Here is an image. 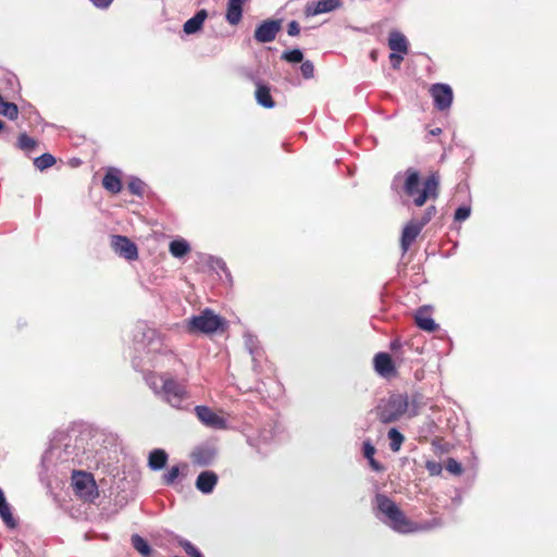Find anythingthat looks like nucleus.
<instances>
[{
	"label": "nucleus",
	"mask_w": 557,
	"mask_h": 557,
	"mask_svg": "<svg viewBox=\"0 0 557 557\" xmlns=\"http://www.w3.org/2000/svg\"><path fill=\"white\" fill-rule=\"evenodd\" d=\"M208 13L205 9L199 10L193 17L184 23L183 29L187 35H193L202 28Z\"/></svg>",
	"instance_id": "24"
},
{
	"label": "nucleus",
	"mask_w": 557,
	"mask_h": 557,
	"mask_svg": "<svg viewBox=\"0 0 557 557\" xmlns=\"http://www.w3.org/2000/svg\"><path fill=\"white\" fill-rule=\"evenodd\" d=\"M169 456L164 449L156 448L149 453L148 467L153 471L163 469L168 462Z\"/></svg>",
	"instance_id": "25"
},
{
	"label": "nucleus",
	"mask_w": 557,
	"mask_h": 557,
	"mask_svg": "<svg viewBox=\"0 0 557 557\" xmlns=\"http://www.w3.org/2000/svg\"><path fill=\"white\" fill-rule=\"evenodd\" d=\"M111 246L113 251L129 261L136 260L138 258V249L137 246L127 237L122 235H114L111 238Z\"/></svg>",
	"instance_id": "12"
},
{
	"label": "nucleus",
	"mask_w": 557,
	"mask_h": 557,
	"mask_svg": "<svg viewBox=\"0 0 557 557\" xmlns=\"http://www.w3.org/2000/svg\"><path fill=\"white\" fill-rule=\"evenodd\" d=\"M300 72L304 78L310 79L314 76V65L310 60L301 62Z\"/></svg>",
	"instance_id": "41"
},
{
	"label": "nucleus",
	"mask_w": 557,
	"mask_h": 557,
	"mask_svg": "<svg viewBox=\"0 0 557 557\" xmlns=\"http://www.w3.org/2000/svg\"><path fill=\"white\" fill-rule=\"evenodd\" d=\"M281 59L288 63H300L304 61V53L300 49L295 48L284 51L281 55Z\"/></svg>",
	"instance_id": "38"
},
{
	"label": "nucleus",
	"mask_w": 557,
	"mask_h": 557,
	"mask_svg": "<svg viewBox=\"0 0 557 557\" xmlns=\"http://www.w3.org/2000/svg\"><path fill=\"white\" fill-rule=\"evenodd\" d=\"M194 411L198 420L209 429L227 430L230 428L226 419L214 412L208 406H196L194 408Z\"/></svg>",
	"instance_id": "10"
},
{
	"label": "nucleus",
	"mask_w": 557,
	"mask_h": 557,
	"mask_svg": "<svg viewBox=\"0 0 557 557\" xmlns=\"http://www.w3.org/2000/svg\"><path fill=\"white\" fill-rule=\"evenodd\" d=\"M72 485L75 493L85 499L92 498L96 491L94 478L83 471L72 470Z\"/></svg>",
	"instance_id": "11"
},
{
	"label": "nucleus",
	"mask_w": 557,
	"mask_h": 557,
	"mask_svg": "<svg viewBox=\"0 0 557 557\" xmlns=\"http://www.w3.org/2000/svg\"><path fill=\"white\" fill-rule=\"evenodd\" d=\"M436 214L435 206H430L425 209L422 216L418 220L423 226H425Z\"/></svg>",
	"instance_id": "43"
},
{
	"label": "nucleus",
	"mask_w": 557,
	"mask_h": 557,
	"mask_svg": "<svg viewBox=\"0 0 557 557\" xmlns=\"http://www.w3.org/2000/svg\"><path fill=\"white\" fill-rule=\"evenodd\" d=\"M256 84V101L259 106L272 109L275 107V101L271 96V87L268 84L262 83L260 79L255 81Z\"/></svg>",
	"instance_id": "19"
},
{
	"label": "nucleus",
	"mask_w": 557,
	"mask_h": 557,
	"mask_svg": "<svg viewBox=\"0 0 557 557\" xmlns=\"http://www.w3.org/2000/svg\"><path fill=\"white\" fill-rule=\"evenodd\" d=\"M248 0H228V2H231L232 4L243 9L244 4L247 2Z\"/></svg>",
	"instance_id": "53"
},
{
	"label": "nucleus",
	"mask_w": 557,
	"mask_h": 557,
	"mask_svg": "<svg viewBox=\"0 0 557 557\" xmlns=\"http://www.w3.org/2000/svg\"><path fill=\"white\" fill-rule=\"evenodd\" d=\"M274 430L272 425H269V428H263L260 433L258 440H253L252 437H247V443L257 449L258 453H261V445L260 443L268 444L274 440Z\"/></svg>",
	"instance_id": "28"
},
{
	"label": "nucleus",
	"mask_w": 557,
	"mask_h": 557,
	"mask_svg": "<svg viewBox=\"0 0 557 557\" xmlns=\"http://www.w3.org/2000/svg\"><path fill=\"white\" fill-rule=\"evenodd\" d=\"M210 265L213 269H215V270L222 271L223 273L226 274V276H231V273H230V271H228V269L226 267V263L224 262L223 259H221V258H212Z\"/></svg>",
	"instance_id": "45"
},
{
	"label": "nucleus",
	"mask_w": 557,
	"mask_h": 557,
	"mask_svg": "<svg viewBox=\"0 0 557 557\" xmlns=\"http://www.w3.org/2000/svg\"><path fill=\"white\" fill-rule=\"evenodd\" d=\"M425 405L426 399L423 396V394L419 392L412 393L411 396L409 397V408L407 410L408 416L410 418L416 417L417 414H419L421 408L424 407Z\"/></svg>",
	"instance_id": "30"
},
{
	"label": "nucleus",
	"mask_w": 557,
	"mask_h": 557,
	"mask_svg": "<svg viewBox=\"0 0 557 557\" xmlns=\"http://www.w3.org/2000/svg\"><path fill=\"white\" fill-rule=\"evenodd\" d=\"M218 483V475L213 471H202L196 479V488L202 494H210L213 492Z\"/></svg>",
	"instance_id": "20"
},
{
	"label": "nucleus",
	"mask_w": 557,
	"mask_h": 557,
	"mask_svg": "<svg viewBox=\"0 0 557 557\" xmlns=\"http://www.w3.org/2000/svg\"><path fill=\"white\" fill-rule=\"evenodd\" d=\"M0 518L2 519L3 523L9 529H15L17 527V521L13 517L11 506L7 502V498H5L4 493L1 487H0Z\"/></svg>",
	"instance_id": "23"
},
{
	"label": "nucleus",
	"mask_w": 557,
	"mask_h": 557,
	"mask_svg": "<svg viewBox=\"0 0 557 557\" xmlns=\"http://www.w3.org/2000/svg\"><path fill=\"white\" fill-rule=\"evenodd\" d=\"M146 382L153 393L172 408L186 410L189 407L190 394L186 384L170 373L149 374Z\"/></svg>",
	"instance_id": "7"
},
{
	"label": "nucleus",
	"mask_w": 557,
	"mask_h": 557,
	"mask_svg": "<svg viewBox=\"0 0 557 557\" xmlns=\"http://www.w3.org/2000/svg\"><path fill=\"white\" fill-rule=\"evenodd\" d=\"M404 55L405 54H401V53H398V52H391L389 54V61H391V65L394 70H398L400 67V64L404 60Z\"/></svg>",
	"instance_id": "47"
},
{
	"label": "nucleus",
	"mask_w": 557,
	"mask_h": 557,
	"mask_svg": "<svg viewBox=\"0 0 557 557\" xmlns=\"http://www.w3.org/2000/svg\"><path fill=\"white\" fill-rule=\"evenodd\" d=\"M135 350L146 351V356L133 358L134 368L138 369L147 363H152L157 355L172 354V349L165 343L164 337L153 327L146 323H138L134 331Z\"/></svg>",
	"instance_id": "6"
},
{
	"label": "nucleus",
	"mask_w": 557,
	"mask_h": 557,
	"mask_svg": "<svg viewBox=\"0 0 557 557\" xmlns=\"http://www.w3.org/2000/svg\"><path fill=\"white\" fill-rule=\"evenodd\" d=\"M414 320L416 324L423 331L434 332L438 329L435 321L431 317L426 315L422 308L417 311Z\"/></svg>",
	"instance_id": "29"
},
{
	"label": "nucleus",
	"mask_w": 557,
	"mask_h": 557,
	"mask_svg": "<svg viewBox=\"0 0 557 557\" xmlns=\"http://www.w3.org/2000/svg\"><path fill=\"white\" fill-rule=\"evenodd\" d=\"M0 114L4 115L10 120L17 119L18 109L17 106L13 102L5 101L0 95Z\"/></svg>",
	"instance_id": "35"
},
{
	"label": "nucleus",
	"mask_w": 557,
	"mask_h": 557,
	"mask_svg": "<svg viewBox=\"0 0 557 557\" xmlns=\"http://www.w3.org/2000/svg\"><path fill=\"white\" fill-rule=\"evenodd\" d=\"M215 455V451L212 447L209 446H201L196 448L193 451L191 458L194 463H197L199 466H207L211 463Z\"/></svg>",
	"instance_id": "27"
},
{
	"label": "nucleus",
	"mask_w": 557,
	"mask_h": 557,
	"mask_svg": "<svg viewBox=\"0 0 557 557\" xmlns=\"http://www.w3.org/2000/svg\"><path fill=\"white\" fill-rule=\"evenodd\" d=\"M376 518L397 533H414L430 531L441 527V518H433L425 522L411 521L396 503L384 494L375 495Z\"/></svg>",
	"instance_id": "3"
},
{
	"label": "nucleus",
	"mask_w": 557,
	"mask_h": 557,
	"mask_svg": "<svg viewBox=\"0 0 557 557\" xmlns=\"http://www.w3.org/2000/svg\"><path fill=\"white\" fill-rule=\"evenodd\" d=\"M146 184L138 177L132 176L127 184V188L131 194L136 196H143Z\"/></svg>",
	"instance_id": "39"
},
{
	"label": "nucleus",
	"mask_w": 557,
	"mask_h": 557,
	"mask_svg": "<svg viewBox=\"0 0 557 557\" xmlns=\"http://www.w3.org/2000/svg\"><path fill=\"white\" fill-rule=\"evenodd\" d=\"M169 250L174 258H183L190 251V245L185 239H174L170 243Z\"/></svg>",
	"instance_id": "31"
},
{
	"label": "nucleus",
	"mask_w": 557,
	"mask_h": 557,
	"mask_svg": "<svg viewBox=\"0 0 557 557\" xmlns=\"http://www.w3.org/2000/svg\"><path fill=\"white\" fill-rule=\"evenodd\" d=\"M91 4L100 10H107L114 0H89Z\"/></svg>",
	"instance_id": "50"
},
{
	"label": "nucleus",
	"mask_w": 557,
	"mask_h": 557,
	"mask_svg": "<svg viewBox=\"0 0 557 557\" xmlns=\"http://www.w3.org/2000/svg\"><path fill=\"white\" fill-rule=\"evenodd\" d=\"M188 470V465L183 462L181 465L172 466L163 475H162V484L166 486H172L176 483L178 476L185 475Z\"/></svg>",
	"instance_id": "26"
},
{
	"label": "nucleus",
	"mask_w": 557,
	"mask_h": 557,
	"mask_svg": "<svg viewBox=\"0 0 557 557\" xmlns=\"http://www.w3.org/2000/svg\"><path fill=\"white\" fill-rule=\"evenodd\" d=\"M281 28L280 20H265L255 29L253 38L260 44L272 42Z\"/></svg>",
	"instance_id": "13"
},
{
	"label": "nucleus",
	"mask_w": 557,
	"mask_h": 557,
	"mask_svg": "<svg viewBox=\"0 0 557 557\" xmlns=\"http://www.w3.org/2000/svg\"><path fill=\"white\" fill-rule=\"evenodd\" d=\"M300 33V26L297 21H290L287 25V34L289 36H298Z\"/></svg>",
	"instance_id": "49"
},
{
	"label": "nucleus",
	"mask_w": 557,
	"mask_h": 557,
	"mask_svg": "<svg viewBox=\"0 0 557 557\" xmlns=\"http://www.w3.org/2000/svg\"><path fill=\"white\" fill-rule=\"evenodd\" d=\"M440 176L437 173L429 175L421 182L420 173L414 168L398 172L392 182V189L403 199H411L416 207H422L428 199L438 197Z\"/></svg>",
	"instance_id": "1"
},
{
	"label": "nucleus",
	"mask_w": 557,
	"mask_h": 557,
	"mask_svg": "<svg viewBox=\"0 0 557 557\" xmlns=\"http://www.w3.org/2000/svg\"><path fill=\"white\" fill-rule=\"evenodd\" d=\"M368 461H369V463H370V467H371L374 471L379 472V471H382V470H383V466H382L380 462H377V461L374 459V457H373V458H371V459H368Z\"/></svg>",
	"instance_id": "51"
},
{
	"label": "nucleus",
	"mask_w": 557,
	"mask_h": 557,
	"mask_svg": "<svg viewBox=\"0 0 557 557\" xmlns=\"http://www.w3.org/2000/svg\"><path fill=\"white\" fill-rule=\"evenodd\" d=\"M430 91L433 97L434 107L438 111H445L450 108L454 95L449 85L437 83L431 87Z\"/></svg>",
	"instance_id": "14"
},
{
	"label": "nucleus",
	"mask_w": 557,
	"mask_h": 557,
	"mask_svg": "<svg viewBox=\"0 0 557 557\" xmlns=\"http://www.w3.org/2000/svg\"><path fill=\"white\" fill-rule=\"evenodd\" d=\"M446 470L453 474L460 475L462 473L461 463L454 458H449L446 462Z\"/></svg>",
	"instance_id": "44"
},
{
	"label": "nucleus",
	"mask_w": 557,
	"mask_h": 557,
	"mask_svg": "<svg viewBox=\"0 0 557 557\" xmlns=\"http://www.w3.org/2000/svg\"><path fill=\"white\" fill-rule=\"evenodd\" d=\"M244 344L249 355L251 356L253 370L257 371L259 367V359L262 357L263 351L259 345V341L256 335L250 332H245Z\"/></svg>",
	"instance_id": "18"
},
{
	"label": "nucleus",
	"mask_w": 557,
	"mask_h": 557,
	"mask_svg": "<svg viewBox=\"0 0 557 557\" xmlns=\"http://www.w3.org/2000/svg\"><path fill=\"white\" fill-rule=\"evenodd\" d=\"M376 518L397 533H414L430 531L441 527V518H433L425 522L411 521L396 503L384 494L375 495Z\"/></svg>",
	"instance_id": "4"
},
{
	"label": "nucleus",
	"mask_w": 557,
	"mask_h": 557,
	"mask_svg": "<svg viewBox=\"0 0 557 557\" xmlns=\"http://www.w3.org/2000/svg\"><path fill=\"white\" fill-rule=\"evenodd\" d=\"M426 469L432 475H437L442 472V466L438 462L435 461H428L426 462Z\"/></svg>",
	"instance_id": "48"
},
{
	"label": "nucleus",
	"mask_w": 557,
	"mask_h": 557,
	"mask_svg": "<svg viewBox=\"0 0 557 557\" xmlns=\"http://www.w3.org/2000/svg\"><path fill=\"white\" fill-rule=\"evenodd\" d=\"M178 544L189 557H203L201 552L189 541L183 539L178 541Z\"/></svg>",
	"instance_id": "40"
},
{
	"label": "nucleus",
	"mask_w": 557,
	"mask_h": 557,
	"mask_svg": "<svg viewBox=\"0 0 557 557\" xmlns=\"http://www.w3.org/2000/svg\"><path fill=\"white\" fill-rule=\"evenodd\" d=\"M408 408L409 396L401 393H393L379 400L374 412L380 422L388 424L398 421L407 413Z\"/></svg>",
	"instance_id": "8"
},
{
	"label": "nucleus",
	"mask_w": 557,
	"mask_h": 557,
	"mask_svg": "<svg viewBox=\"0 0 557 557\" xmlns=\"http://www.w3.org/2000/svg\"><path fill=\"white\" fill-rule=\"evenodd\" d=\"M375 371L383 377H391L396 374V369L391 356L387 352H379L373 359Z\"/></svg>",
	"instance_id": "17"
},
{
	"label": "nucleus",
	"mask_w": 557,
	"mask_h": 557,
	"mask_svg": "<svg viewBox=\"0 0 557 557\" xmlns=\"http://www.w3.org/2000/svg\"><path fill=\"white\" fill-rule=\"evenodd\" d=\"M85 435L81 434L72 438L69 434H62L51 441L50 447L45 451L41 465L48 471L53 466H64L71 469L81 465L86 454L84 446Z\"/></svg>",
	"instance_id": "5"
},
{
	"label": "nucleus",
	"mask_w": 557,
	"mask_h": 557,
	"mask_svg": "<svg viewBox=\"0 0 557 557\" xmlns=\"http://www.w3.org/2000/svg\"><path fill=\"white\" fill-rule=\"evenodd\" d=\"M132 545L133 547L143 556L149 557L152 553V549L149 543L140 535L134 534L132 535Z\"/></svg>",
	"instance_id": "32"
},
{
	"label": "nucleus",
	"mask_w": 557,
	"mask_h": 557,
	"mask_svg": "<svg viewBox=\"0 0 557 557\" xmlns=\"http://www.w3.org/2000/svg\"><path fill=\"white\" fill-rule=\"evenodd\" d=\"M430 133L433 136H437L442 133V129L440 127H436V128L432 129Z\"/></svg>",
	"instance_id": "54"
},
{
	"label": "nucleus",
	"mask_w": 557,
	"mask_h": 557,
	"mask_svg": "<svg viewBox=\"0 0 557 557\" xmlns=\"http://www.w3.org/2000/svg\"><path fill=\"white\" fill-rule=\"evenodd\" d=\"M120 170L110 168L102 178V186L112 194H119L122 189Z\"/></svg>",
	"instance_id": "21"
},
{
	"label": "nucleus",
	"mask_w": 557,
	"mask_h": 557,
	"mask_svg": "<svg viewBox=\"0 0 557 557\" xmlns=\"http://www.w3.org/2000/svg\"><path fill=\"white\" fill-rule=\"evenodd\" d=\"M4 127V123L0 120V131Z\"/></svg>",
	"instance_id": "55"
},
{
	"label": "nucleus",
	"mask_w": 557,
	"mask_h": 557,
	"mask_svg": "<svg viewBox=\"0 0 557 557\" xmlns=\"http://www.w3.org/2000/svg\"><path fill=\"white\" fill-rule=\"evenodd\" d=\"M423 225L418 222V219H411L403 228L401 238H400V247L403 253H406L410 246L414 243L417 237L420 235L423 230Z\"/></svg>",
	"instance_id": "16"
},
{
	"label": "nucleus",
	"mask_w": 557,
	"mask_h": 557,
	"mask_svg": "<svg viewBox=\"0 0 557 557\" xmlns=\"http://www.w3.org/2000/svg\"><path fill=\"white\" fill-rule=\"evenodd\" d=\"M57 160L51 153H42L34 159V166L39 171H45L55 164Z\"/></svg>",
	"instance_id": "36"
},
{
	"label": "nucleus",
	"mask_w": 557,
	"mask_h": 557,
	"mask_svg": "<svg viewBox=\"0 0 557 557\" xmlns=\"http://www.w3.org/2000/svg\"><path fill=\"white\" fill-rule=\"evenodd\" d=\"M376 518L397 533H414L430 531L441 527V518H433L425 522L411 521L396 503L384 494L375 495Z\"/></svg>",
	"instance_id": "2"
},
{
	"label": "nucleus",
	"mask_w": 557,
	"mask_h": 557,
	"mask_svg": "<svg viewBox=\"0 0 557 557\" xmlns=\"http://www.w3.org/2000/svg\"><path fill=\"white\" fill-rule=\"evenodd\" d=\"M224 326L225 320L210 309H205L186 321L187 331L191 334H212L223 330Z\"/></svg>",
	"instance_id": "9"
},
{
	"label": "nucleus",
	"mask_w": 557,
	"mask_h": 557,
	"mask_svg": "<svg viewBox=\"0 0 557 557\" xmlns=\"http://www.w3.org/2000/svg\"><path fill=\"white\" fill-rule=\"evenodd\" d=\"M371 57H372V59H374V58H375V52H374V51H373V52H371Z\"/></svg>",
	"instance_id": "56"
},
{
	"label": "nucleus",
	"mask_w": 557,
	"mask_h": 557,
	"mask_svg": "<svg viewBox=\"0 0 557 557\" xmlns=\"http://www.w3.org/2000/svg\"><path fill=\"white\" fill-rule=\"evenodd\" d=\"M362 451H363L364 458L371 459L374 457L376 449H375L374 445L371 443V441L367 440L362 444Z\"/></svg>",
	"instance_id": "46"
},
{
	"label": "nucleus",
	"mask_w": 557,
	"mask_h": 557,
	"mask_svg": "<svg viewBox=\"0 0 557 557\" xmlns=\"http://www.w3.org/2000/svg\"><path fill=\"white\" fill-rule=\"evenodd\" d=\"M37 145L38 143L25 133H22L18 136L17 147L25 152H30L37 147Z\"/></svg>",
	"instance_id": "37"
},
{
	"label": "nucleus",
	"mask_w": 557,
	"mask_h": 557,
	"mask_svg": "<svg viewBox=\"0 0 557 557\" xmlns=\"http://www.w3.org/2000/svg\"><path fill=\"white\" fill-rule=\"evenodd\" d=\"M388 47L393 52L407 54L409 45L404 34L398 30H393L388 36Z\"/></svg>",
	"instance_id": "22"
},
{
	"label": "nucleus",
	"mask_w": 557,
	"mask_h": 557,
	"mask_svg": "<svg viewBox=\"0 0 557 557\" xmlns=\"http://www.w3.org/2000/svg\"><path fill=\"white\" fill-rule=\"evenodd\" d=\"M243 18V9L227 1L225 20L232 26L238 25Z\"/></svg>",
	"instance_id": "33"
},
{
	"label": "nucleus",
	"mask_w": 557,
	"mask_h": 557,
	"mask_svg": "<svg viewBox=\"0 0 557 557\" xmlns=\"http://www.w3.org/2000/svg\"><path fill=\"white\" fill-rule=\"evenodd\" d=\"M387 437L389 440V449L393 453L399 451V449L405 441V436L396 428H392L387 432Z\"/></svg>",
	"instance_id": "34"
},
{
	"label": "nucleus",
	"mask_w": 557,
	"mask_h": 557,
	"mask_svg": "<svg viewBox=\"0 0 557 557\" xmlns=\"http://www.w3.org/2000/svg\"><path fill=\"white\" fill-rule=\"evenodd\" d=\"M401 348H403V344L400 343L399 339H394L391 343V349L393 352L397 354V351L400 350Z\"/></svg>",
	"instance_id": "52"
},
{
	"label": "nucleus",
	"mask_w": 557,
	"mask_h": 557,
	"mask_svg": "<svg viewBox=\"0 0 557 557\" xmlns=\"http://www.w3.org/2000/svg\"><path fill=\"white\" fill-rule=\"evenodd\" d=\"M471 214V208L468 206H460L455 211V221L462 222L467 220Z\"/></svg>",
	"instance_id": "42"
},
{
	"label": "nucleus",
	"mask_w": 557,
	"mask_h": 557,
	"mask_svg": "<svg viewBox=\"0 0 557 557\" xmlns=\"http://www.w3.org/2000/svg\"><path fill=\"white\" fill-rule=\"evenodd\" d=\"M341 7V0H311L306 3L304 13L307 17H311L335 11Z\"/></svg>",
	"instance_id": "15"
}]
</instances>
